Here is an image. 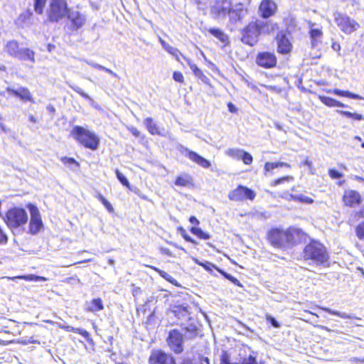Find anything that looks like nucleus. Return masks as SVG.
Returning <instances> with one entry per match:
<instances>
[{
    "mask_svg": "<svg viewBox=\"0 0 364 364\" xmlns=\"http://www.w3.org/2000/svg\"><path fill=\"white\" fill-rule=\"evenodd\" d=\"M279 29L277 23L263 21L258 18L248 22L241 29L240 41L245 45L253 47L259 41L262 33L264 31L268 34L274 33Z\"/></svg>",
    "mask_w": 364,
    "mask_h": 364,
    "instance_id": "nucleus-1",
    "label": "nucleus"
},
{
    "mask_svg": "<svg viewBox=\"0 0 364 364\" xmlns=\"http://www.w3.org/2000/svg\"><path fill=\"white\" fill-rule=\"evenodd\" d=\"M304 235L298 228H289L286 230L277 228H272L267 234L269 243L276 248L285 249L296 243V238Z\"/></svg>",
    "mask_w": 364,
    "mask_h": 364,
    "instance_id": "nucleus-2",
    "label": "nucleus"
},
{
    "mask_svg": "<svg viewBox=\"0 0 364 364\" xmlns=\"http://www.w3.org/2000/svg\"><path fill=\"white\" fill-rule=\"evenodd\" d=\"M70 135L85 149L95 151L99 147V136L95 132L81 126H74L70 131Z\"/></svg>",
    "mask_w": 364,
    "mask_h": 364,
    "instance_id": "nucleus-3",
    "label": "nucleus"
},
{
    "mask_svg": "<svg viewBox=\"0 0 364 364\" xmlns=\"http://www.w3.org/2000/svg\"><path fill=\"white\" fill-rule=\"evenodd\" d=\"M304 260H311L317 264H324L328 261V251L323 243L311 240L303 249Z\"/></svg>",
    "mask_w": 364,
    "mask_h": 364,
    "instance_id": "nucleus-4",
    "label": "nucleus"
},
{
    "mask_svg": "<svg viewBox=\"0 0 364 364\" xmlns=\"http://www.w3.org/2000/svg\"><path fill=\"white\" fill-rule=\"evenodd\" d=\"M4 220L9 228L17 229L26 224L28 215L23 208L12 207L6 212Z\"/></svg>",
    "mask_w": 364,
    "mask_h": 364,
    "instance_id": "nucleus-5",
    "label": "nucleus"
},
{
    "mask_svg": "<svg viewBox=\"0 0 364 364\" xmlns=\"http://www.w3.org/2000/svg\"><path fill=\"white\" fill-rule=\"evenodd\" d=\"M5 51L8 55L21 60H28L35 63V52L28 48H22L21 44L16 40L7 42L5 46Z\"/></svg>",
    "mask_w": 364,
    "mask_h": 364,
    "instance_id": "nucleus-6",
    "label": "nucleus"
},
{
    "mask_svg": "<svg viewBox=\"0 0 364 364\" xmlns=\"http://www.w3.org/2000/svg\"><path fill=\"white\" fill-rule=\"evenodd\" d=\"M69 11L67 0H50L47 18L52 23L58 22L68 14Z\"/></svg>",
    "mask_w": 364,
    "mask_h": 364,
    "instance_id": "nucleus-7",
    "label": "nucleus"
},
{
    "mask_svg": "<svg viewBox=\"0 0 364 364\" xmlns=\"http://www.w3.org/2000/svg\"><path fill=\"white\" fill-rule=\"evenodd\" d=\"M334 21L340 30L347 35L351 34L360 28V24L355 19L341 12L335 14Z\"/></svg>",
    "mask_w": 364,
    "mask_h": 364,
    "instance_id": "nucleus-8",
    "label": "nucleus"
},
{
    "mask_svg": "<svg viewBox=\"0 0 364 364\" xmlns=\"http://www.w3.org/2000/svg\"><path fill=\"white\" fill-rule=\"evenodd\" d=\"M255 197V191L243 185H238L228 193V199L235 202H242L247 200L252 201Z\"/></svg>",
    "mask_w": 364,
    "mask_h": 364,
    "instance_id": "nucleus-9",
    "label": "nucleus"
},
{
    "mask_svg": "<svg viewBox=\"0 0 364 364\" xmlns=\"http://www.w3.org/2000/svg\"><path fill=\"white\" fill-rule=\"evenodd\" d=\"M256 65L264 69H272L277 66L278 60L273 51L261 50L257 53L255 59Z\"/></svg>",
    "mask_w": 364,
    "mask_h": 364,
    "instance_id": "nucleus-10",
    "label": "nucleus"
},
{
    "mask_svg": "<svg viewBox=\"0 0 364 364\" xmlns=\"http://www.w3.org/2000/svg\"><path fill=\"white\" fill-rule=\"evenodd\" d=\"M166 342L175 354H181L183 351V336L178 329H172L168 332Z\"/></svg>",
    "mask_w": 364,
    "mask_h": 364,
    "instance_id": "nucleus-11",
    "label": "nucleus"
},
{
    "mask_svg": "<svg viewBox=\"0 0 364 364\" xmlns=\"http://www.w3.org/2000/svg\"><path fill=\"white\" fill-rule=\"evenodd\" d=\"M149 364H177L175 358L161 349L153 350L148 359Z\"/></svg>",
    "mask_w": 364,
    "mask_h": 364,
    "instance_id": "nucleus-12",
    "label": "nucleus"
},
{
    "mask_svg": "<svg viewBox=\"0 0 364 364\" xmlns=\"http://www.w3.org/2000/svg\"><path fill=\"white\" fill-rule=\"evenodd\" d=\"M257 11L261 18L269 19L278 12V5L274 0H261Z\"/></svg>",
    "mask_w": 364,
    "mask_h": 364,
    "instance_id": "nucleus-13",
    "label": "nucleus"
},
{
    "mask_svg": "<svg viewBox=\"0 0 364 364\" xmlns=\"http://www.w3.org/2000/svg\"><path fill=\"white\" fill-rule=\"evenodd\" d=\"M342 202L345 207L354 208L358 207L363 202L360 193L353 189H346L342 196Z\"/></svg>",
    "mask_w": 364,
    "mask_h": 364,
    "instance_id": "nucleus-14",
    "label": "nucleus"
},
{
    "mask_svg": "<svg viewBox=\"0 0 364 364\" xmlns=\"http://www.w3.org/2000/svg\"><path fill=\"white\" fill-rule=\"evenodd\" d=\"M234 11L231 0H217L212 8V13L218 18L226 17Z\"/></svg>",
    "mask_w": 364,
    "mask_h": 364,
    "instance_id": "nucleus-15",
    "label": "nucleus"
},
{
    "mask_svg": "<svg viewBox=\"0 0 364 364\" xmlns=\"http://www.w3.org/2000/svg\"><path fill=\"white\" fill-rule=\"evenodd\" d=\"M29 210L31 213V218L28 225V232L31 235L37 234L43 228V222L41 214L34 205H30Z\"/></svg>",
    "mask_w": 364,
    "mask_h": 364,
    "instance_id": "nucleus-16",
    "label": "nucleus"
},
{
    "mask_svg": "<svg viewBox=\"0 0 364 364\" xmlns=\"http://www.w3.org/2000/svg\"><path fill=\"white\" fill-rule=\"evenodd\" d=\"M196 263L202 267L204 269L208 271L210 273H212L213 269L218 271L222 276H223L225 279H228L230 282H231L232 284H234L235 286L242 287V284L241 282L233 276L230 275V274L227 273L222 269L217 267L215 264L210 262H200L198 259L196 260Z\"/></svg>",
    "mask_w": 364,
    "mask_h": 364,
    "instance_id": "nucleus-17",
    "label": "nucleus"
},
{
    "mask_svg": "<svg viewBox=\"0 0 364 364\" xmlns=\"http://www.w3.org/2000/svg\"><path fill=\"white\" fill-rule=\"evenodd\" d=\"M277 42V51L282 55L290 54L293 49V45L286 33L283 31L278 33L275 36Z\"/></svg>",
    "mask_w": 364,
    "mask_h": 364,
    "instance_id": "nucleus-18",
    "label": "nucleus"
},
{
    "mask_svg": "<svg viewBox=\"0 0 364 364\" xmlns=\"http://www.w3.org/2000/svg\"><path fill=\"white\" fill-rule=\"evenodd\" d=\"M68 19L70 21V30L72 31H77L82 28L86 23V17L85 14L79 11L68 13L66 15Z\"/></svg>",
    "mask_w": 364,
    "mask_h": 364,
    "instance_id": "nucleus-19",
    "label": "nucleus"
},
{
    "mask_svg": "<svg viewBox=\"0 0 364 364\" xmlns=\"http://www.w3.org/2000/svg\"><path fill=\"white\" fill-rule=\"evenodd\" d=\"M6 92L9 95L19 98L23 102H34L33 97L27 87H20L18 89L13 87H6Z\"/></svg>",
    "mask_w": 364,
    "mask_h": 364,
    "instance_id": "nucleus-20",
    "label": "nucleus"
},
{
    "mask_svg": "<svg viewBox=\"0 0 364 364\" xmlns=\"http://www.w3.org/2000/svg\"><path fill=\"white\" fill-rule=\"evenodd\" d=\"M186 156L192 162L204 168H208L211 166L209 160L205 159L198 153L190 149H186Z\"/></svg>",
    "mask_w": 364,
    "mask_h": 364,
    "instance_id": "nucleus-21",
    "label": "nucleus"
},
{
    "mask_svg": "<svg viewBox=\"0 0 364 364\" xmlns=\"http://www.w3.org/2000/svg\"><path fill=\"white\" fill-rule=\"evenodd\" d=\"M189 222L191 224L196 225L191 227L190 228V231L192 234L195 235L198 239L206 240L210 238V235L208 232H204L201 228L196 227L200 224V221L196 216L191 215L189 218Z\"/></svg>",
    "mask_w": 364,
    "mask_h": 364,
    "instance_id": "nucleus-22",
    "label": "nucleus"
},
{
    "mask_svg": "<svg viewBox=\"0 0 364 364\" xmlns=\"http://www.w3.org/2000/svg\"><path fill=\"white\" fill-rule=\"evenodd\" d=\"M174 184L179 187H188L193 185V177L187 173H182L177 176Z\"/></svg>",
    "mask_w": 364,
    "mask_h": 364,
    "instance_id": "nucleus-23",
    "label": "nucleus"
},
{
    "mask_svg": "<svg viewBox=\"0 0 364 364\" xmlns=\"http://www.w3.org/2000/svg\"><path fill=\"white\" fill-rule=\"evenodd\" d=\"M311 46L314 48L321 43L323 31L321 28L311 27L309 31Z\"/></svg>",
    "mask_w": 364,
    "mask_h": 364,
    "instance_id": "nucleus-24",
    "label": "nucleus"
},
{
    "mask_svg": "<svg viewBox=\"0 0 364 364\" xmlns=\"http://www.w3.org/2000/svg\"><path fill=\"white\" fill-rule=\"evenodd\" d=\"M87 312H97L104 309L102 300L100 298L92 299L88 302L85 308Z\"/></svg>",
    "mask_w": 364,
    "mask_h": 364,
    "instance_id": "nucleus-25",
    "label": "nucleus"
},
{
    "mask_svg": "<svg viewBox=\"0 0 364 364\" xmlns=\"http://www.w3.org/2000/svg\"><path fill=\"white\" fill-rule=\"evenodd\" d=\"M318 98L319 100L324 104L326 106L329 107H347L346 105L342 103L341 102L332 98L331 97L324 96V95H318Z\"/></svg>",
    "mask_w": 364,
    "mask_h": 364,
    "instance_id": "nucleus-26",
    "label": "nucleus"
},
{
    "mask_svg": "<svg viewBox=\"0 0 364 364\" xmlns=\"http://www.w3.org/2000/svg\"><path fill=\"white\" fill-rule=\"evenodd\" d=\"M279 167H285L287 168H291V165L286 162H282V161H275V162H266L264 166V173L267 174L268 173H272V171L274 168H279Z\"/></svg>",
    "mask_w": 364,
    "mask_h": 364,
    "instance_id": "nucleus-27",
    "label": "nucleus"
},
{
    "mask_svg": "<svg viewBox=\"0 0 364 364\" xmlns=\"http://www.w3.org/2000/svg\"><path fill=\"white\" fill-rule=\"evenodd\" d=\"M144 124L150 134L161 135V132L159 127H157L156 124L154 122V119L151 117L145 118Z\"/></svg>",
    "mask_w": 364,
    "mask_h": 364,
    "instance_id": "nucleus-28",
    "label": "nucleus"
},
{
    "mask_svg": "<svg viewBox=\"0 0 364 364\" xmlns=\"http://www.w3.org/2000/svg\"><path fill=\"white\" fill-rule=\"evenodd\" d=\"M208 32L218 38L222 43H226L228 42V36L225 34L222 30L218 28H210L208 29Z\"/></svg>",
    "mask_w": 364,
    "mask_h": 364,
    "instance_id": "nucleus-29",
    "label": "nucleus"
},
{
    "mask_svg": "<svg viewBox=\"0 0 364 364\" xmlns=\"http://www.w3.org/2000/svg\"><path fill=\"white\" fill-rule=\"evenodd\" d=\"M328 92H331L333 94H335L338 96L341 97H346L350 99H355V100H361L363 97L355 93L350 92L348 90H342L339 89H333V90L328 91Z\"/></svg>",
    "mask_w": 364,
    "mask_h": 364,
    "instance_id": "nucleus-30",
    "label": "nucleus"
},
{
    "mask_svg": "<svg viewBox=\"0 0 364 364\" xmlns=\"http://www.w3.org/2000/svg\"><path fill=\"white\" fill-rule=\"evenodd\" d=\"M147 267L157 272L163 279L172 284H176V280L165 271L152 265H146Z\"/></svg>",
    "mask_w": 364,
    "mask_h": 364,
    "instance_id": "nucleus-31",
    "label": "nucleus"
},
{
    "mask_svg": "<svg viewBox=\"0 0 364 364\" xmlns=\"http://www.w3.org/2000/svg\"><path fill=\"white\" fill-rule=\"evenodd\" d=\"M187 62L191 70H192L193 73L196 77L202 80L205 82H207L208 81V78L203 73L201 69H200L196 64L191 63L189 60H187Z\"/></svg>",
    "mask_w": 364,
    "mask_h": 364,
    "instance_id": "nucleus-32",
    "label": "nucleus"
},
{
    "mask_svg": "<svg viewBox=\"0 0 364 364\" xmlns=\"http://www.w3.org/2000/svg\"><path fill=\"white\" fill-rule=\"evenodd\" d=\"M338 114L343 117L351 119L353 120L361 121L364 120V115L356 112H350L349 111L339 110Z\"/></svg>",
    "mask_w": 364,
    "mask_h": 364,
    "instance_id": "nucleus-33",
    "label": "nucleus"
},
{
    "mask_svg": "<svg viewBox=\"0 0 364 364\" xmlns=\"http://www.w3.org/2000/svg\"><path fill=\"white\" fill-rule=\"evenodd\" d=\"M294 179V178L292 176H284L273 180L272 181H271L269 185L272 187H276L279 185H283L285 183L292 182Z\"/></svg>",
    "mask_w": 364,
    "mask_h": 364,
    "instance_id": "nucleus-34",
    "label": "nucleus"
},
{
    "mask_svg": "<svg viewBox=\"0 0 364 364\" xmlns=\"http://www.w3.org/2000/svg\"><path fill=\"white\" fill-rule=\"evenodd\" d=\"M61 328L64 329L66 331L73 332L79 335H81L82 336L87 339L90 337L89 332L85 329L76 328L70 326H61Z\"/></svg>",
    "mask_w": 364,
    "mask_h": 364,
    "instance_id": "nucleus-35",
    "label": "nucleus"
},
{
    "mask_svg": "<svg viewBox=\"0 0 364 364\" xmlns=\"http://www.w3.org/2000/svg\"><path fill=\"white\" fill-rule=\"evenodd\" d=\"M291 198L294 201L301 203L312 204L314 202V200L313 198H311L309 196L303 195V194L294 195V196L291 195Z\"/></svg>",
    "mask_w": 364,
    "mask_h": 364,
    "instance_id": "nucleus-36",
    "label": "nucleus"
},
{
    "mask_svg": "<svg viewBox=\"0 0 364 364\" xmlns=\"http://www.w3.org/2000/svg\"><path fill=\"white\" fill-rule=\"evenodd\" d=\"M15 278L23 279L25 281L31 282V281H41V282H46L48 280V278L42 276H36L34 274H28V275H21L17 276Z\"/></svg>",
    "mask_w": 364,
    "mask_h": 364,
    "instance_id": "nucleus-37",
    "label": "nucleus"
},
{
    "mask_svg": "<svg viewBox=\"0 0 364 364\" xmlns=\"http://www.w3.org/2000/svg\"><path fill=\"white\" fill-rule=\"evenodd\" d=\"M96 198L104 205L107 210L113 213L114 212V208L112 204L100 193L96 194Z\"/></svg>",
    "mask_w": 364,
    "mask_h": 364,
    "instance_id": "nucleus-38",
    "label": "nucleus"
},
{
    "mask_svg": "<svg viewBox=\"0 0 364 364\" xmlns=\"http://www.w3.org/2000/svg\"><path fill=\"white\" fill-rule=\"evenodd\" d=\"M243 150L240 149H229L227 150V155L235 160H240Z\"/></svg>",
    "mask_w": 364,
    "mask_h": 364,
    "instance_id": "nucleus-39",
    "label": "nucleus"
},
{
    "mask_svg": "<svg viewBox=\"0 0 364 364\" xmlns=\"http://www.w3.org/2000/svg\"><path fill=\"white\" fill-rule=\"evenodd\" d=\"M47 0H34V10L38 14L43 13Z\"/></svg>",
    "mask_w": 364,
    "mask_h": 364,
    "instance_id": "nucleus-40",
    "label": "nucleus"
},
{
    "mask_svg": "<svg viewBox=\"0 0 364 364\" xmlns=\"http://www.w3.org/2000/svg\"><path fill=\"white\" fill-rule=\"evenodd\" d=\"M116 177L119 182L125 187L130 188V183L125 176L119 171V169L116 168L115 171Z\"/></svg>",
    "mask_w": 364,
    "mask_h": 364,
    "instance_id": "nucleus-41",
    "label": "nucleus"
},
{
    "mask_svg": "<svg viewBox=\"0 0 364 364\" xmlns=\"http://www.w3.org/2000/svg\"><path fill=\"white\" fill-rule=\"evenodd\" d=\"M165 50L169 53L171 54V55L174 56L175 58L177 60H179V57L180 55H182V53H181V51L176 48H174V47H172L171 46H167L165 47Z\"/></svg>",
    "mask_w": 364,
    "mask_h": 364,
    "instance_id": "nucleus-42",
    "label": "nucleus"
},
{
    "mask_svg": "<svg viewBox=\"0 0 364 364\" xmlns=\"http://www.w3.org/2000/svg\"><path fill=\"white\" fill-rule=\"evenodd\" d=\"M240 159L245 165H250L253 161L252 156L249 152L244 150L241 155Z\"/></svg>",
    "mask_w": 364,
    "mask_h": 364,
    "instance_id": "nucleus-43",
    "label": "nucleus"
},
{
    "mask_svg": "<svg viewBox=\"0 0 364 364\" xmlns=\"http://www.w3.org/2000/svg\"><path fill=\"white\" fill-rule=\"evenodd\" d=\"M60 161L65 165H75L77 168L80 167V163L77 161L74 158L63 156L61 157Z\"/></svg>",
    "mask_w": 364,
    "mask_h": 364,
    "instance_id": "nucleus-44",
    "label": "nucleus"
},
{
    "mask_svg": "<svg viewBox=\"0 0 364 364\" xmlns=\"http://www.w3.org/2000/svg\"><path fill=\"white\" fill-rule=\"evenodd\" d=\"M356 236L361 240H364V220L355 227Z\"/></svg>",
    "mask_w": 364,
    "mask_h": 364,
    "instance_id": "nucleus-45",
    "label": "nucleus"
},
{
    "mask_svg": "<svg viewBox=\"0 0 364 364\" xmlns=\"http://www.w3.org/2000/svg\"><path fill=\"white\" fill-rule=\"evenodd\" d=\"M178 230L180 231L181 232V236L183 237V238L186 241V242H191L192 244H194V245H196L197 242L195 240H193L187 232H186V230L181 227L178 228Z\"/></svg>",
    "mask_w": 364,
    "mask_h": 364,
    "instance_id": "nucleus-46",
    "label": "nucleus"
},
{
    "mask_svg": "<svg viewBox=\"0 0 364 364\" xmlns=\"http://www.w3.org/2000/svg\"><path fill=\"white\" fill-rule=\"evenodd\" d=\"M328 173L332 179H338L343 176V173L336 168H329Z\"/></svg>",
    "mask_w": 364,
    "mask_h": 364,
    "instance_id": "nucleus-47",
    "label": "nucleus"
},
{
    "mask_svg": "<svg viewBox=\"0 0 364 364\" xmlns=\"http://www.w3.org/2000/svg\"><path fill=\"white\" fill-rule=\"evenodd\" d=\"M173 79L181 84L184 82V77L181 72L174 71L173 73Z\"/></svg>",
    "mask_w": 364,
    "mask_h": 364,
    "instance_id": "nucleus-48",
    "label": "nucleus"
},
{
    "mask_svg": "<svg viewBox=\"0 0 364 364\" xmlns=\"http://www.w3.org/2000/svg\"><path fill=\"white\" fill-rule=\"evenodd\" d=\"M184 331H185V333H188V332L190 333V336H188L189 338H193L197 335V328L195 326L194 327H191V328L186 327L184 328Z\"/></svg>",
    "mask_w": 364,
    "mask_h": 364,
    "instance_id": "nucleus-49",
    "label": "nucleus"
},
{
    "mask_svg": "<svg viewBox=\"0 0 364 364\" xmlns=\"http://www.w3.org/2000/svg\"><path fill=\"white\" fill-rule=\"evenodd\" d=\"M266 320L270 323L274 328H279L280 324L276 321V319L270 315H266Z\"/></svg>",
    "mask_w": 364,
    "mask_h": 364,
    "instance_id": "nucleus-50",
    "label": "nucleus"
},
{
    "mask_svg": "<svg viewBox=\"0 0 364 364\" xmlns=\"http://www.w3.org/2000/svg\"><path fill=\"white\" fill-rule=\"evenodd\" d=\"M72 89L75 92H77V94H79L80 96H82V97L87 99L88 98V95L84 92V91L79 87L77 86H73L72 87Z\"/></svg>",
    "mask_w": 364,
    "mask_h": 364,
    "instance_id": "nucleus-51",
    "label": "nucleus"
},
{
    "mask_svg": "<svg viewBox=\"0 0 364 364\" xmlns=\"http://www.w3.org/2000/svg\"><path fill=\"white\" fill-rule=\"evenodd\" d=\"M9 333V331H3L0 329V346H6L11 343V341H7L2 338L1 335L2 333Z\"/></svg>",
    "mask_w": 364,
    "mask_h": 364,
    "instance_id": "nucleus-52",
    "label": "nucleus"
},
{
    "mask_svg": "<svg viewBox=\"0 0 364 364\" xmlns=\"http://www.w3.org/2000/svg\"><path fill=\"white\" fill-rule=\"evenodd\" d=\"M129 131L136 137H139L141 135L140 132L136 127H130Z\"/></svg>",
    "mask_w": 364,
    "mask_h": 364,
    "instance_id": "nucleus-53",
    "label": "nucleus"
},
{
    "mask_svg": "<svg viewBox=\"0 0 364 364\" xmlns=\"http://www.w3.org/2000/svg\"><path fill=\"white\" fill-rule=\"evenodd\" d=\"M228 110L232 112V113H235L237 112V108L235 107V105L231 102H229L228 103Z\"/></svg>",
    "mask_w": 364,
    "mask_h": 364,
    "instance_id": "nucleus-54",
    "label": "nucleus"
},
{
    "mask_svg": "<svg viewBox=\"0 0 364 364\" xmlns=\"http://www.w3.org/2000/svg\"><path fill=\"white\" fill-rule=\"evenodd\" d=\"M0 131L4 132H8L9 130V129L3 124L2 119L0 117Z\"/></svg>",
    "mask_w": 364,
    "mask_h": 364,
    "instance_id": "nucleus-55",
    "label": "nucleus"
},
{
    "mask_svg": "<svg viewBox=\"0 0 364 364\" xmlns=\"http://www.w3.org/2000/svg\"><path fill=\"white\" fill-rule=\"evenodd\" d=\"M332 48L336 51H339L341 50V46L337 42H333L331 46Z\"/></svg>",
    "mask_w": 364,
    "mask_h": 364,
    "instance_id": "nucleus-56",
    "label": "nucleus"
},
{
    "mask_svg": "<svg viewBox=\"0 0 364 364\" xmlns=\"http://www.w3.org/2000/svg\"><path fill=\"white\" fill-rule=\"evenodd\" d=\"M162 253L168 256V257H173V253L168 250V249H163L161 250Z\"/></svg>",
    "mask_w": 364,
    "mask_h": 364,
    "instance_id": "nucleus-57",
    "label": "nucleus"
},
{
    "mask_svg": "<svg viewBox=\"0 0 364 364\" xmlns=\"http://www.w3.org/2000/svg\"><path fill=\"white\" fill-rule=\"evenodd\" d=\"M323 311H326V312H328L330 313L331 314H333V315H336V316H339V313L337 312V311H331L330 309H327V308H323L322 309Z\"/></svg>",
    "mask_w": 364,
    "mask_h": 364,
    "instance_id": "nucleus-58",
    "label": "nucleus"
},
{
    "mask_svg": "<svg viewBox=\"0 0 364 364\" xmlns=\"http://www.w3.org/2000/svg\"><path fill=\"white\" fill-rule=\"evenodd\" d=\"M176 309H174L173 311L176 314L177 311H180L181 310L187 311L186 308L182 306H175Z\"/></svg>",
    "mask_w": 364,
    "mask_h": 364,
    "instance_id": "nucleus-59",
    "label": "nucleus"
},
{
    "mask_svg": "<svg viewBox=\"0 0 364 364\" xmlns=\"http://www.w3.org/2000/svg\"><path fill=\"white\" fill-rule=\"evenodd\" d=\"M31 15H32V14L31 12L28 11V12H25V13L21 14L20 16L21 17L23 16L24 18H26V17L29 18Z\"/></svg>",
    "mask_w": 364,
    "mask_h": 364,
    "instance_id": "nucleus-60",
    "label": "nucleus"
},
{
    "mask_svg": "<svg viewBox=\"0 0 364 364\" xmlns=\"http://www.w3.org/2000/svg\"><path fill=\"white\" fill-rule=\"evenodd\" d=\"M28 119H29V121L33 123H36L37 122V119L34 116L31 115V116H29Z\"/></svg>",
    "mask_w": 364,
    "mask_h": 364,
    "instance_id": "nucleus-61",
    "label": "nucleus"
},
{
    "mask_svg": "<svg viewBox=\"0 0 364 364\" xmlns=\"http://www.w3.org/2000/svg\"><path fill=\"white\" fill-rule=\"evenodd\" d=\"M160 42L161 43V45L163 46L164 48L165 49V47L167 46H170L169 44H168L167 43H166L164 40H162L161 38H160Z\"/></svg>",
    "mask_w": 364,
    "mask_h": 364,
    "instance_id": "nucleus-62",
    "label": "nucleus"
},
{
    "mask_svg": "<svg viewBox=\"0 0 364 364\" xmlns=\"http://www.w3.org/2000/svg\"><path fill=\"white\" fill-rule=\"evenodd\" d=\"M304 311H305L306 313H307V314H309L314 315V316H316V317H318V314H315V313H313V312H311V311H309V310H305Z\"/></svg>",
    "mask_w": 364,
    "mask_h": 364,
    "instance_id": "nucleus-63",
    "label": "nucleus"
},
{
    "mask_svg": "<svg viewBox=\"0 0 364 364\" xmlns=\"http://www.w3.org/2000/svg\"><path fill=\"white\" fill-rule=\"evenodd\" d=\"M6 67L4 65H0V70L1 71H6Z\"/></svg>",
    "mask_w": 364,
    "mask_h": 364,
    "instance_id": "nucleus-64",
    "label": "nucleus"
}]
</instances>
